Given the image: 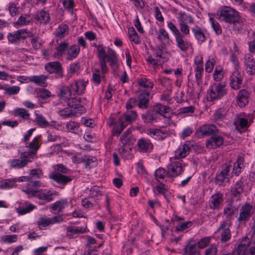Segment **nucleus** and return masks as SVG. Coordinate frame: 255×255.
I'll return each mask as SVG.
<instances>
[{
	"label": "nucleus",
	"mask_w": 255,
	"mask_h": 255,
	"mask_svg": "<svg viewBox=\"0 0 255 255\" xmlns=\"http://www.w3.org/2000/svg\"><path fill=\"white\" fill-rule=\"evenodd\" d=\"M68 44L65 42H61L56 47V52L54 55L55 57L59 58L63 55L65 50L67 49Z\"/></svg>",
	"instance_id": "44"
},
{
	"label": "nucleus",
	"mask_w": 255,
	"mask_h": 255,
	"mask_svg": "<svg viewBox=\"0 0 255 255\" xmlns=\"http://www.w3.org/2000/svg\"><path fill=\"white\" fill-rule=\"evenodd\" d=\"M224 133L220 132L211 135L206 140V147L208 149H215L221 146L224 142Z\"/></svg>",
	"instance_id": "13"
},
{
	"label": "nucleus",
	"mask_w": 255,
	"mask_h": 255,
	"mask_svg": "<svg viewBox=\"0 0 255 255\" xmlns=\"http://www.w3.org/2000/svg\"><path fill=\"white\" fill-rule=\"evenodd\" d=\"M35 121L38 125L41 128H45L49 126L48 121L41 115L36 114Z\"/></svg>",
	"instance_id": "53"
},
{
	"label": "nucleus",
	"mask_w": 255,
	"mask_h": 255,
	"mask_svg": "<svg viewBox=\"0 0 255 255\" xmlns=\"http://www.w3.org/2000/svg\"><path fill=\"white\" fill-rule=\"evenodd\" d=\"M193 225V223L191 221L186 222H182L179 225H177L175 230L177 232H184L186 231L188 229L190 228Z\"/></svg>",
	"instance_id": "52"
},
{
	"label": "nucleus",
	"mask_w": 255,
	"mask_h": 255,
	"mask_svg": "<svg viewBox=\"0 0 255 255\" xmlns=\"http://www.w3.org/2000/svg\"><path fill=\"white\" fill-rule=\"evenodd\" d=\"M191 30L198 43L201 44L205 41L207 37L205 30L197 25H195L191 28Z\"/></svg>",
	"instance_id": "25"
},
{
	"label": "nucleus",
	"mask_w": 255,
	"mask_h": 255,
	"mask_svg": "<svg viewBox=\"0 0 255 255\" xmlns=\"http://www.w3.org/2000/svg\"><path fill=\"white\" fill-rule=\"evenodd\" d=\"M150 98L149 92H141L138 96V106L140 109H146L148 107V103Z\"/></svg>",
	"instance_id": "33"
},
{
	"label": "nucleus",
	"mask_w": 255,
	"mask_h": 255,
	"mask_svg": "<svg viewBox=\"0 0 255 255\" xmlns=\"http://www.w3.org/2000/svg\"><path fill=\"white\" fill-rule=\"evenodd\" d=\"M249 93L246 89L240 90L237 96V104L240 107H245L248 103Z\"/></svg>",
	"instance_id": "29"
},
{
	"label": "nucleus",
	"mask_w": 255,
	"mask_h": 255,
	"mask_svg": "<svg viewBox=\"0 0 255 255\" xmlns=\"http://www.w3.org/2000/svg\"><path fill=\"white\" fill-rule=\"evenodd\" d=\"M227 94L226 84L224 82L211 85L207 92V99L213 101L222 99Z\"/></svg>",
	"instance_id": "7"
},
{
	"label": "nucleus",
	"mask_w": 255,
	"mask_h": 255,
	"mask_svg": "<svg viewBox=\"0 0 255 255\" xmlns=\"http://www.w3.org/2000/svg\"><path fill=\"white\" fill-rule=\"evenodd\" d=\"M209 21L211 24L212 27L214 29L216 34L219 35L221 34L222 28L219 23L215 20L213 17H210L209 18Z\"/></svg>",
	"instance_id": "54"
},
{
	"label": "nucleus",
	"mask_w": 255,
	"mask_h": 255,
	"mask_svg": "<svg viewBox=\"0 0 255 255\" xmlns=\"http://www.w3.org/2000/svg\"><path fill=\"white\" fill-rule=\"evenodd\" d=\"M45 69L50 74H55L56 78H61L63 76V70L59 62H50L45 65Z\"/></svg>",
	"instance_id": "14"
},
{
	"label": "nucleus",
	"mask_w": 255,
	"mask_h": 255,
	"mask_svg": "<svg viewBox=\"0 0 255 255\" xmlns=\"http://www.w3.org/2000/svg\"><path fill=\"white\" fill-rule=\"evenodd\" d=\"M97 50L98 52L97 56L102 73H106L108 70L106 65V59L109 62L110 66L112 68H118V59L117 53L114 50L109 47L102 44H99L97 46Z\"/></svg>",
	"instance_id": "2"
},
{
	"label": "nucleus",
	"mask_w": 255,
	"mask_h": 255,
	"mask_svg": "<svg viewBox=\"0 0 255 255\" xmlns=\"http://www.w3.org/2000/svg\"><path fill=\"white\" fill-rule=\"evenodd\" d=\"M32 21V18L27 14L21 15L15 23V26L22 27L29 24Z\"/></svg>",
	"instance_id": "38"
},
{
	"label": "nucleus",
	"mask_w": 255,
	"mask_h": 255,
	"mask_svg": "<svg viewBox=\"0 0 255 255\" xmlns=\"http://www.w3.org/2000/svg\"><path fill=\"white\" fill-rule=\"evenodd\" d=\"M252 206L248 204L242 206L240 210V216L238 220L240 222L248 221L252 215Z\"/></svg>",
	"instance_id": "23"
},
{
	"label": "nucleus",
	"mask_w": 255,
	"mask_h": 255,
	"mask_svg": "<svg viewBox=\"0 0 255 255\" xmlns=\"http://www.w3.org/2000/svg\"><path fill=\"white\" fill-rule=\"evenodd\" d=\"M68 31V26L65 24H60L56 29L55 34L60 38H63Z\"/></svg>",
	"instance_id": "46"
},
{
	"label": "nucleus",
	"mask_w": 255,
	"mask_h": 255,
	"mask_svg": "<svg viewBox=\"0 0 255 255\" xmlns=\"http://www.w3.org/2000/svg\"><path fill=\"white\" fill-rule=\"evenodd\" d=\"M43 175L42 170L39 168L31 169L29 172V178H39Z\"/></svg>",
	"instance_id": "59"
},
{
	"label": "nucleus",
	"mask_w": 255,
	"mask_h": 255,
	"mask_svg": "<svg viewBox=\"0 0 255 255\" xmlns=\"http://www.w3.org/2000/svg\"><path fill=\"white\" fill-rule=\"evenodd\" d=\"M22 152L20 153L19 159L13 158L8 160L7 163L10 169H22L27 166L29 162L32 160L26 155Z\"/></svg>",
	"instance_id": "9"
},
{
	"label": "nucleus",
	"mask_w": 255,
	"mask_h": 255,
	"mask_svg": "<svg viewBox=\"0 0 255 255\" xmlns=\"http://www.w3.org/2000/svg\"><path fill=\"white\" fill-rule=\"evenodd\" d=\"M80 52V48L78 45H74L68 49L66 53V59L71 61L76 58Z\"/></svg>",
	"instance_id": "36"
},
{
	"label": "nucleus",
	"mask_w": 255,
	"mask_h": 255,
	"mask_svg": "<svg viewBox=\"0 0 255 255\" xmlns=\"http://www.w3.org/2000/svg\"><path fill=\"white\" fill-rule=\"evenodd\" d=\"M211 238L206 237L202 238L198 243V247L199 249H203L207 246L210 243Z\"/></svg>",
	"instance_id": "63"
},
{
	"label": "nucleus",
	"mask_w": 255,
	"mask_h": 255,
	"mask_svg": "<svg viewBox=\"0 0 255 255\" xmlns=\"http://www.w3.org/2000/svg\"><path fill=\"white\" fill-rule=\"evenodd\" d=\"M40 146L38 138L35 137L28 145H26V147L29 148V151L23 152L27 154L26 155L33 160L36 157V152L39 148Z\"/></svg>",
	"instance_id": "17"
},
{
	"label": "nucleus",
	"mask_w": 255,
	"mask_h": 255,
	"mask_svg": "<svg viewBox=\"0 0 255 255\" xmlns=\"http://www.w3.org/2000/svg\"><path fill=\"white\" fill-rule=\"evenodd\" d=\"M22 191L25 193L28 198L37 197L39 200L43 202H39V205H43L44 203H48L52 201L53 198V193L49 190L47 189H34L30 187H24Z\"/></svg>",
	"instance_id": "5"
},
{
	"label": "nucleus",
	"mask_w": 255,
	"mask_h": 255,
	"mask_svg": "<svg viewBox=\"0 0 255 255\" xmlns=\"http://www.w3.org/2000/svg\"><path fill=\"white\" fill-rule=\"evenodd\" d=\"M88 82L82 79L75 80L70 84V88L74 96L83 94L86 89Z\"/></svg>",
	"instance_id": "15"
},
{
	"label": "nucleus",
	"mask_w": 255,
	"mask_h": 255,
	"mask_svg": "<svg viewBox=\"0 0 255 255\" xmlns=\"http://www.w3.org/2000/svg\"><path fill=\"white\" fill-rule=\"evenodd\" d=\"M223 77V72L221 68L217 69V68L214 70L213 73L214 80L216 82L221 81Z\"/></svg>",
	"instance_id": "62"
},
{
	"label": "nucleus",
	"mask_w": 255,
	"mask_h": 255,
	"mask_svg": "<svg viewBox=\"0 0 255 255\" xmlns=\"http://www.w3.org/2000/svg\"><path fill=\"white\" fill-rule=\"evenodd\" d=\"M51 223L52 222L50 218H41L38 221V226L40 229L43 230L47 226L51 225Z\"/></svg>",
	"instance_id": "55"
},
{
	"label": "nucleus",
	"mask_w": 255,
	"mask_h": 255,
	"mask_svg": "<svg viewBox=\"0 0 255 255\" xmlns=\"http://www.w3.org/2000/svg\"><path fill=\"white\" fill-rule=\"evenodd\" d=\"M15 33L16 35V39L17 43L21 39H25L29 36L28 32L26 29H20L15 31Z\"/></svg>",
	"instance_id": "51"
},
{
	"label": "nucleus",
	"mask_w": 255,
	"mask_h": 255,
	"mask_svg": "<svg viewBox=\"0 0 255 255\" xmlns=\"http://www.w3.org/2000/svg\"><path fill=\"white\" fill-rule=\"evenodd\" d=\"M156 35L157 38L162 44L156 47L152 48V53L146 59L147 61L153 66L161 65L166 62L170 55L164 46V44L168 43L169 40L168 32L164 29L160 28L156 32Z\"/></svg>",
	"instance_id": "1"
},
{
	"label": "nucleus",
	"mask_w": 255,
	"mask_h": 255,
	"mask_svg": "<svg viewBox=\"0 0 255 255\" xmlns=\"http://www.w3.org/2000/svg\"><path fill=\"white\" fill-rule=\"evenodd\" d=\"M48 78V76L47 75H34L30 77V81L34 83L38 86L45 87L47 86L46 81Z\"/></svg>",
	"instance_id": "34"
},
{
	"label": "nucleus",
	"mask_w": 255,
	"mask_h": 255,
	"mask_svg": "<svg viewBox=\"0 0 255 255\" xmlns=\"http://www.w3.org/2000/svg\"><path fill=\"white\" fill-rule=\"evenodd\" d=\"M191 147L187 142L181 144L174 151V157L176 159L185 158L189 154Z\"/></svg>",
	"instance_id": "22"
},
{
	"label": "nucleus",
	"mask_w": 255,
	"mask_h": 255,
	"mask_svg": "<svg viewBox=\"0 0 255 255\" xmlns=\"http://www.w3.org/2000/svg\"><path fill=\"white\" fill-rule=\"evenodd\" d=\"M168 135L169 132L167 130L157 128L155 139L163 140L167 137Z\"/></svg>",
	"instance_id": "60"
},
{
	"label": "nucleus",
	"mask_w": 255,
	"mask_h": 255,
	"mask_svg": "<svg viewBox=\"0 0 255 255\" xmlns=\"http://www.w3.org/2000/svg\"><path fill=\"white\" fill-rule=\"evenodd\" d=\"M175 39L176 46L183 52L186 51L191 45L189 42L184 40V35L182 34L175 37Z\"/></svg>",
	"instance_id": "32"
},
{
	"label": "nucleus",
	"mask_w": 255,
	"mask_h": 255,
	"mask_svg": "<svg viewBox=\"0 0 255 255\" xmlns=\"http://www.w3.org/2000/svg\"><path fill=\"white\" fill-rule=\"evenodd\" d=\"M179 21L180 32L182 35H188L190 34L189 27L187 24L193 23L194 20L192 17L185 14L184 12L180 13L179 16L178 17Z\"/></svg>",
	"instance_id": "11"
},
{
	"label": "nucleus",
	"mask_w": 255,
	"mask_h": 255,
	"mask_svg": "<svg viewBox=\"0 0 255 255\" xmlns=\"http://www.w3.org/2000/svg\"><path fill=\"white\" fill-rule=\"evenodd\" d=\"M231 165L225 164L222 166V169L217 174L216 181L221 184L224 182H228L229 179V172Z\"/></svg>",
	"instance_id": "18"
},
{
	"label": "nucleus",
	"mask_w": 255,
	"mask_h": 255,
	"mask_svg": "<svg viewBox=\"0 0 255 255\" xmlns=\"http://www.w3.org/2000/svg\"><path fill=\"white\" fill-rule=\"evenodd\" d=\"M137 146L138 151L143 153L149 152L153 148V144L150 140L143 137L138 139Z\"/></svg>",
	"instance_id": "20"
},
{
	"label": "nucleus",
	"mask_w": 255,
	"mask_h": 255,
	"mask_svg": "<svg viewBox=\"0 0 255 255\" xmlns=\"http://www.w3.org/2000/svg\"><path fill=\"white\" fill-rule=\"evenodd\" d=\"M81 159L87 168H91L97 164V159L94 156L84 155L82 157Z\"/></svg>",
	"instance_id": "40"
},
{
	"label": "nucleus",
	"mask_w": 255,
	"mask_h": 255,
	"mask_svg": "<svg viewBox=\"0 0 255 255\" xmlns=\"http://www.w3.org/2000/svg\"><path fill=\"white\" fill-rule=\"evenodd\" d=\"M243 182L241 180H239L232 187L231 192L234 196L237 197L243 192Z\"/></svg>",
	"instance_id": "43"
},
{
	"label": "nucleus",
	"mask_w": 255,
	"mask_h": 255,
	"mask_svg": "<svg viewBox=\"0 0 255 255\" xmlns=\"http://www.w3.org/2000/svg\"><path fill=\"white\" fill-rule=\"evenodd\" d=\"M38 98L41 100H46L52 96L51 92L46 89H40L36 92Z\"/></svg>",
	"instance_id": "47"
},
{
	"label": "nucleus",
	"mask_w": 255,
	"mask_h": 255,
	"mask_svg": "<svg viewBox=\"0 0 255 255\" xmlns=\"http://www.w3.org/2000/svg\"><path fill=\"white\" fill-rule=\"evenodd\" d=\"M233 124L236 129L238 130L241 128H247L249 126L248 119L237 115L234 117Z\"/></svg>",
	"instance_id": "28"
},
{
	"label": "nucleus",
	"mask_w": 255,
	"mask_h": 255,
	"mask_svg": "<svg viewBox=\"0 0 255 255\" xmlns=\"http://www.w3.org/2000/svg\"><path fill=\"white\" fill-rule=\"evenodd\" d=\"M36 208L33 204L27 202L19 203V206L16 208V211L19 215H23L32 211Z\"/></svg>",
	"instance_id": "27"
},
{
	"label": "nucleus",
	"mask_w": 255,
	"mask_h": 255,
	"mask_svg": "<svg viewBox=\"0 0 255 255\" xmlns=\"http://www.w3.org/2000/svg\"><path fill=\"white\" fill-rule=\"evenodd\" d=\"M250 243L251 241L249 238L247 237L243 238L238 246L237 249L239 252V255H243L245 254V251L247 249V247H249Z\"/></svg>",
	"instance_id": "42"
},
{
	"label": "nucleus",
	"mask_w": 255,
	"mask_h": 255,
	"mask_svg": "<svg viewBox=\"0 0 255 255\" xmlns=\"http://www.w3.org/2000/svg\"><path fill=\"white\" fill-rule=\"evenodd\" d=\"M34 19L41 24L46 25L49 22L50 17L48 12L44 10H41L35 15Z\"/></svg>",
	"instance_id": "30"
},
{
	"label": "nucleus",
	"mask_w": 255,
	"mask_h": 255,
	"mask_svg": "<svg viewBox=\"0 0 255 255\" xmlns=\"http://www.w3.org/2000/svg\"><path fill=\"white\" fill-rule=\"evenodd\" d=\"M15 33L16 35V39L17 43L21 39H25L29 36L28 32L26 29H20L15 31Z\"/></svg>",
	"instance_id": "50"
},
{
	"label": "nucleus",
	"mask_w": 255,
	"mask_h": 255,
	"mask_svg": "<svg viewBox=\"0 0 255 255\" xmlns=\"http://www.w3.org/2000/svg\"><path fill=\"white\" fill-rule=\"evenodd\" d=\"M20 88L18 86H12L6 87L4 92V94H8L9 95H16L19 93Z\"/></svg>",
	"instance_id": "58"
},
{
	"label": "nucleus",
	"mask_w": 255,
	"mask_h": 255,
	"mask_svg": "<svg viewBox=\"0 0 255 255\" xmlns=\"http://www.w3.org/2000/svg\"><path fill=\"white\" fill-rule=\"evenodd\" d=\"M242 83V78L241 73L238 69H236L230 77V85L232 89L237 90L240 88Z\"/></svg>",
	"instance_id": "21"
},
{
	"label": "nucleus",
	"mask_w": 255,
	"mask_h": 255,
	"mask_svg": "<svg viewBox=\"0 0 255 255\" xmlns=\"http://www.w3.org/2000/svg\"><path fill=\"white\" fill-rule=\"evenodd\" d=\"M68 233L73 234H82L85 232V228L81 227L70 226L67 228Z\"/></svg>",
	"instance_id": "56"
},
{
	"label": "nucleus",
	"mask_w": 255,
	"mask_h": 255,
	"mask_svg": "<svg viewBox=\"0 0 255 255\" xmlns=\"http://www.w3.org/2000/svg\"><path fill=\"white\" fill-rule=\"evenodd\" d=\"M14 115L24 120H28L29 118V114L25 109L22 108L15 109L14 110Z\"/></svg>",
	"instance_id": "48"
},
{
	"label": "nucleus",
	"mask_w": 255,
	"mask_h": 255,
	"mask_svg": "<svg viewBox=\"0 0 255 255\" xmlns=\"http://www.w3.org/2000/svg\"><path fill=\"white\" fill-rule=\"evenodd\" d=\"M218 250L215 245H211L205 250V255H217Z\"/></svg>",
	"instance_id": "64"
},
{
	"label": "nucleus",
	"mask_w": 255,
	"mask_h": 255,
	"mask_svg": "<svg viewBox=\"0 0 255 255\" xmlns=\"http://www.w3.org/2000/svg\"><path fill=\"white\" fill-rule=\"evenodd\" d=\"M65 128L68 131L74 134H79L82 131L79 123L72 121L66 124Z\"/></svg>",
	"instance_id": "35"
},
{
	"label": "nucleus",
	"mask_w": 255,
	"mask_h": 255,
	"mask_svg": "<svg viewBox=\"0 0 255 255\" xmlns=\"http://www.w3.org/2000/svg\"><path fill=\"white\" fill-rule=\"evenodd\" d=\"M231 226L230 222L228 220H224L220 223L215 233L219 235L222 243H225L231 239L232 233L230 230Z\"/></svg>",
	"instance_id": "8"
},
{
	"label": "nucleus",
	"mask_w": 255,
	"mask_h": 255,
	"mask_svg": "<svg viewBox=\"0 0 255 255\" xmlns=\"http://www.w3.org/2000/svg\"><path fill=\"white\" fill-rule=\"evenodd\" d=\"M49 177L58 184L65 185L72 180V178L62 174L59 172H52L49 174Z\"/></svg>",
	"instance_id": "19"
},
{
	"label": "nucleus",
	"mask_w": 255,
	"mask_h": 255,
	"mask_svg": "<svg viewBox=\"0 0 255 255\" xmlns=\"http://www.w3.org/2000/svg\"><path fill=\"white\" fill-rule=\"evenodd\" d=\"M68 205V202L66 200L62 199L57 201L51 205V212L53 214L59 213Z\"/></svg>",
	"instance_id": "31"
},
{
	"label": "nucleus",
	"mask_w": 255,
	"mask_h": 255,
	"mask_svg": "<svg viewBox=\"0 0 255 255\" xmlns=\"http://www.w3.org/2000/svg\"><path fill=\"white\" fill-rule=\"evenodd\" d=\"M137 113L134 111H128L118 119V124L114 126V134L119 136L124 128L133 122L137 118Z\"/></svg>",
	"instance_id": "6"
},
{
	"label": "nucleus",
	"mask_w": 255,
	"mask_h": 255,
	"mask_svg": "<svg viewBox=\"0 0 255 255\" xmlns=\"http://www.w3.org/2000/svg\"><path fill=\"white\" fill-rule=\"evenodd\" d=\"M80 98H72L67 103L69 107L63 109H58V113L62 118H66L85 112V108L81 104Z\"/></svg>",
	"instance_id": "4"
},
{
	"label": "nucleus",
	"mask_w": 255,
	"mask_h": 255,
	"mask_svg": "<svg viewBox=\"0 0 255 255\" xmlns=\"http://www.w3.org/2000/svg\"><path fill=\"white\" fill-rule=\"evenodd\" d=\"M170 109V108L169 107L162 105L161 104H156L153 108V111L155 112L157 115L159 114L164 118H167L165 114L167 113Z\"/></svg>",
	"instance_id": "41"
},
{
	"label": "nucleus",
	"mask_w": 255,
	"mask_h": 255,
	"mask_svg": "<svg viewBox=\"0 0 255 255\" xmlns=\"http://www.w3.org/2000/svg\"><path fill=\"white\" fill-rule=\"evenodd\" d=\"M80 70V66L78 63L71 64L67 69L68 75L71 76L75 73H78Z\"/></svg>",
	"instance_id": "57"
},
{
	"label": "nucleus",
	"mask_w": 255,
	"mask_h": 255,
	"mask_svg": "<svg viewBox=\"0 0 255 255\" xmlns=\"http://www.w3.org/2000/svg\"><path fill=\"white\" fill-rule=\"evenodd\" d=\"M184 255H200L196 244L190 241L184 248Z\"/></svg>",
	"instance_id": "37"
},
{
	"label": "nucleus",
	"mask_w": 255,
	"mask_h": 255,
	"mask_svg": "<svg viewBox=\"0 0 255 255\" xmlns=\"http://www.w3.org/2000/svg\"><path fill=\"white\" fill-rule=\"evenodd\" d=\"M15 33L16 35V39L17 43L21 39H25L29 36L28 32L26 29H20L15 31Z\"/></svg>",
	"instance_id": "49"
},
{
	"label": "nucleus",
	"mask_w": 255,
	"mask_h": 255,
	"mask_svg": "<svg viewBox=\"0 0 255 255\" xmlns=\"http://www.w3.org/2000/svg\"><path fill=\"white\" fill-rule=\"evenodd\" d=\"M72 92L71 91L70 87L68 86H62L60 88L59 91L58 93V96L59 99L61 100L67 101V102L70 99L72 98H79L78 97H73Z\"/></svg>",
	"instance_id": "26"
},
{
	"label": "nucleus",
	"mask_w": 255,
	"mask_h": 255,
	"mask_svg": "<svg viewBox=\"0 0 255 255\" xmlns=\"http://www.w3.org/2000/svg\"><path fill=\"white\" fill-rule=\"evenodd\" d=\"M186 164L180 160L171 161L167 166V174L171 177H176L180 175Z\"/></svg>",
	"instance_id": "10"
},
{
	"label": "nucleus",
	"mask_w": 255,
	"mask_h": 255,
	"mask_svg": "<svg viewBox=\"0 0 255 255\" xmlns=\"http://www.w3.org/2000/svg\"><path fill=\"white\" fill-rule=\"evenodd\" d=\"M217 16L219 20L234 24L238 30L241 28L239 12L230 7L224 6L221 8L218 11Z\"/></svg>",
	"instance_id": "3"
},
{
	"label": "nucleus",
	"mask_w": 255,
	"mask_h": 255,
	"mask_svg": "<svg viewBox=\"0 0 255 255\" xmlns=\"http://www.w3.org/2000/svg\"><path fill=\"white\" fill-rule=\"evenodd\" d=\"M219 131L220 130L213 124H204L196 129V134L198 137L203 138L219 133Z\"/></svg>",
	"instance_id": "12"
},
{
	"label": "nucleus",
	"mask_w": 255,
	"mask_h": 255,
	"mask_svg": "<svg viewBox=\"0 0 255 255\" xmlns=\"http://www.w3.org/2000/svg\"><path fill=\"white\" fill-rule=\"evenodd\" d=\"M157 115L153 111H147L144 115H142L141 118L145 123H152L156 121Z\"/></svg>",
	"instance_id": "39"
},
{
	"label": "nucleus",
	"mask_w": 255,
	"mask_h": 255,
	"mask_svg": "<svg viewBox=\"0 0 255 255\" xmlns=\"http://www.w3.org/2000/svg\"><path fill=\"white\" fill-rule=\"evenodd\" d=\"M138 85L142 87L152 89L153 87V82L146 77L139 78L137 81Z\"/></svg>",
	"instance_id": "45"
},
{
	"label": "nucleus",
	"mask_w": 255,
	"mask_h": 255,
	"mask_svg": "<svg viewBox=\"0 0 255 255\" xmlns=\"http://www.w3.org/2000/svg\"><path fill=\"white\" fill-rule=\"evenodd\" d=\"M167 27L172 32L174 37H176L179 34H181L177 28V27L171 22H167Z\"/></svg>",
	"instance_id": "61"
},
{
	"label": "nucleus",
	"mask_w": 255,
	"mask_h": 255,
	"mask_svg": "<svg viewBox=\"0 0 255 255\" xmlns=\"http://www.w3.org/2000/svg\"><path fill=\"white\" fill-rule=\"evenodd\" d=\"M224 201L223 194L219 192L213 195L210 200V207L211 209H219Z\"/></svg>",
	"instance_id": "24"
},
{
	"label": "nucleus",
	"mask_w": 255,
	"mask_h": 255,
	"mask_svg": "<svg viewBox=\"0 0 255 255\" xmlns=\"http://www.w3.org/2000/svg\"><path fill=\"white\" fill-rule=\"evenodd\" d=\"M244 64L247 74L253 75L255 74V61L251 54H246L244 57Z\"/></svg>",
	"instance_id": "16"
}]
</instances>
